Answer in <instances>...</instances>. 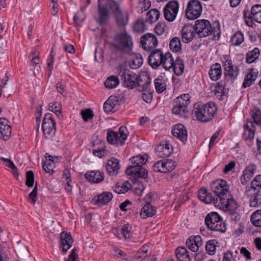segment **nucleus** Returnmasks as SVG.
Masks as SVG:
<instances>
[{"label": "nucleus", "mask_w": 261, "mask_h": 261, "mask_svg": "<svg viewBox=\"0 0 261 261\" xmlns=\"http://www.w3.org/2000/svg\"><path fill=\"white\" fill-rule=\"evenodd\" d=\"M194 31L199 38H203L213 35V37L220 36V24L218 21L215 22L211 25L210 22L206 19H198L195 21L193 25Z\"/></svg>", "instance_id": "obj_1"}, {"label": "nucleus", "mask_w": 261, "mask_h": 261, "mask_svg": "<svg viewBox=\"0 0 261 261\" xmlns=\"http://www.w3.org/2000/svg\"><path fill=\"white\" fill-rule=\"evenodd\" d=\"M217 108L215 103L208 102L205 104L196 103L194 105L193 115L196 119L202 122H207L215 117Z\"/></svg>", "instance_id": "obj_2"}, {"label": "nucleus", "mask_w": 261, "mask_h": 261, "mask_svg": "<svg viewBox=\"0 0 261 261\" xmlns=\"http://www.w3.org/2000/svg\"><path fill=\"white\" fill-rule=\"evenodd\" d=\"M110 44L113 49L122 50L126 54L131 53L133 46L132 38L125 30L116 33Z\"/></svg>", "instance_id": "obj_3"}, {"label": "nucleus", "mask_w": 261, "mask_h": 261, "mask_svg": "<svg viewBox=\"0 0 261 261\" xmlns=\"http://www.w3.org/2000/svg\"><path fill=\"white\" fill-rule=\"evenodd\" d=\"M205 224L210 229L224 233L226 231V226L223 221L222 217L217 212H212L208 213L205 218Z\"/></svg>", "instance_id": "obj_4"}, {"label": "nucleus", "mask_w": 261, "mask_h": 261, "mask_svg": "<svg viewBox=\"0 0 261 261\" xmlns=\"http://www.w3.org/2000/svg\"><path fill=\"white\" fill-rule=\"evenodd\" d=\"M190 98L188 94H184L177 97L173 102L172 113L180 117H187L189 112L188 106L190 103Z\"/></svg>", "instance_id": "obj_5"}, {"label": "nucleus", "mask_w": 261, "mask_h": 261, "mask_svg": "<svg viewBox=\"0 0 261 261\" xmlns=\"http://www.w3.org/2000/svg\"><path fill=\"white\" fill-rule=\"evenodd\" d=\"M126 131V127L124 126L119 128L118 132H116L113 130H109L107 133L108 142L110 144L115 145L117 146H122L124 144L127 138Z\"/></svg>", "instance_id": "obj_6"}, {"label": "nucleus", "mask_w": 261, "mask_h": 261, "mask_svg": "<svg viewBox=\"0 0 261 261\" xmlns=\"http://www.w3.org/2000/svg\"><path fill=\"white\" fill-rule=\"evenodd\" d=\"M211 188L216 196V202L220 201L219 200L228 196L230 194L227 181L223 179H219L212 182L211 184Z\"/></svg>", "instance_id": "obj_7"}, {"label": "nucleus", "mask_w": 261, "mask_h": 261, "mask_svg": "<svg viewBox=\"0 0 261 261\" xmlns=\"http://www.w3.org/2000/svg\"><path fill=\"white\" fill-rule=\"evenodd\" d=\"M110 9L114 15L116 22L120 27H124L128 23V14L127 12L124 13L119 4L115 1H111L110 3Z\"/></svg>", "instance_id": "obj_8"}, {"label": "nucleus", "mask_w": 261, "mask_h": 261, "mask_svg": "<svg viewBox=\"0 0 261 261\" xmlns=\"http://www.w3.org/2000/svg\"><path fill=\"white\" fill-rule=\"evenodd\" d=\"M223 67L225 77L227 81L233 84L239 74L240 69L238 66L233 64L231 60H226L223 62Z\"/></svg>", "instance_id": "obj_9"}, {"label": "nucleus", "mask_w": 261, "mask_h": 261, "mask_svg": "<svg viewBox=\"0 0 261 261\" xmlns=\"http://www.w3.org/2000/svg\"><path fill=\"white\" fill-rule=\"evenodd\" d=\"M43 134L46 139L51 138L55 134L56 123L53 118L52 114L47 113L45 115L42 124Z\"/></svg>", "instance_id": "obj_10"}, {"label": "nucleus", "mask_w": 261, "mask_h": 261, "mask_svg": "<svg viewBox=\"0 0 261 261\" xmlns=\"http://www.w3.org/2000/svg\"><path fill=\"white\" fill-rule=\"evenodd\" d=\"M202 7L201 3L197 0H190L185 11L186 17L190 20H194L199 17L202 12Z\"/></svg>", "instance_id": "obj_11"}, {"label": "nucleus", "mask_w": 261, "mask_h": 261, "mask_svg": "<svg viewBox=\"0 0 261 261\" xmlns=\"http://www.w3.org/2000/svg\"><path fill=\"white\" fill-rule=\"evenodd\" d=\"M179 9V4L177 1H169L164 9V15L165 19L173 21L176 18Z\"/></svg>", "instance_id": "obj_12"}, {"label": "nucleus", "mask_w": 261, "mask_h": 261, "mask_svg": "<svg viewBox=\"0 0 261 261\" xmlns=\"http://www.w3.org/2000/svg\"><path fill=\"white\" fill-rule=\"evenodd\" d=\"M119 76L123 82L122 84L124 87L133 89L136 86V75L129 70L121 69L119 72Z\"/></svg>", "instance_id": "obj_13"}, {"label": "nucleus", "mask_w": 261, "mask_h": 261, "mask_svg": "<svg viewBox=\"0 0 261 261\" xmlns=\"http://www.w3.org/2000/svg\"><path fill=\"white\" fill-rule=\"evenodd\" d=\"M158 44V39L153 34L146 33L141 37L140 44L143 49L146 51H150L153 49Z\"/></svg>", "instance_id": "obj_14"}, {"label": "nucleus", "mask_w": 261, "mask_h": 261, "mask_svg": "<svg viewBox=\"0 0 261 261\" xmlns=\"http://www.w3.org/2000/svg\"><path fill=\"white\" fill-rule=\"evenodd\" d=\"M220 201H216L215 202L216 207L220 208L226 209L227 211L234 213L238 208V204L235 200L231 197L230 194L228 196L222 198V199L219 200Z\"/></svg>", "instance_id": "obj_15"}, {"label": "nucleus", "mask_w": 261, "mask_h": 261, "mask_svg": "<svg viewBox=\"0 0 261 261\" xmlns=\"http://www.w3.org/2000/svg\"><path fill=\"white\" fill-rule=\"evenodd\" d=\"M165 54L161 49H156L152 50L148 58L149 65L154 69H157L161 65L163 62Z\"/></svg>", "instance_id": "obj_16"}, {"label": "nucleus", "mask_w": 261, "mask_h": 261, "mask_svg": "<svg viewBox=\"0 0 261 261\" xmlns=\"http://www.w3.org/2000/svg\"><path fill=\"white\" fill-rule=\"evenodd\" d=\"M120 168L119 161L114 158L109 160L106 165V169L110 176H116Z\"/></svg>", "instance_id": "obj_17"}, {"label": "nucleus", "mask_w": 261, "mask_h": 261, "mask_svg": "<svg viewBox=\"0 0 261 261\" xmlns=\"http://www.w3.org/2000/svg\"><path fill=\"white\" fill-rule=\"evenodd\" d=\"M155 154L161 158H168L173 152V148L169 143H161L155 149Z\"/></svg>", "instance_id": "obj_18"}, {"label": "nucleus", "mask_w": 261, "mask_h": 261, "mask_svg": "<svg viewBox=\"0 0 261 261\" xmlns=\"http://www.w3.org/2000/svg\"><path fill=\"white\" fill-rule=\"evenodd\" d=\"M172 135L185 143L188 138V133L185 126L179 123L176 124L172 130Z\"/></svg>", "instance_id": "obj_19"}, {"label": "nucleus", "mask_w": 261, "mask_h": 261, "mask_svg": "<svg viewBox=\"0 0 261 261\" xmlns=\"http://www.w3.org/2000/svg\"><path fill=\"white\" fill-rule=\"evenodd\" d=\"M198 196L202 202L206 204L213 203L216 206V196H213L211 193L208 192L206 188L202 187L198 190Z\"/></svg>", "instance_id": "obj_20"}, {"label": "nucleus", "mask_w": 261, "mask_h": 261, "mask_svg": "<svg viewBox=\"0 0 261 261\" xmlns=\"http://www.w3.org/2000/svg\"><path fill=\"white\" fill-rule=\"evenodd\" d=\"M113 196L110 192H104L95 196L92 199V202L95 205L101 206L109 203L113 198Z\"/></svg>", "instance_id": "obj_21"}, {"label": "nucleus", "mask_w": 261, "mask_h": 261, "mask_svg": "<svg viewBox=\"0 0 261 261\" xmlns=\"http://www.w3.org/2000/svg\"><path fill=\"white\" fill-rule=\"evenodd\" d=\"M132 165L126 169V173L128 175H131L135 169L142 167L145 164L147 159L144 156L138 155L130 159Z\"/></svg>", "instance_id": "obj_22"}, {"label": "nucleus", "mask_w": 261, "mask_h": 261, "mask_svg": "<svg viewBox=\"0 0 261 261\" xmlns=\"http://www.w3.org/2000/svg\"><path fill=\"white\" fill-rule=\"evenodd\" d=\"M8 120L5 118H0V138L8 140L11 134V127L8 124Z\"/></svg>", "instance_id": "obj_23"}, {"label": "nucleus", "mask_w": 261, "mask_h": 261, "mask_svg": "<svg viewBox=\"0 0 261 261\" xmlns=\"http://www.w3.org/2000/svg\"><path fill=\"white\" fill-rule=\"evenodd\" d=\"M60 242L62 251L64 253L71 248L73 243V239L70 233L63 231L60 234Z\"/></svg>", "instance_id": "obj_24"}, {"label": "nucleus", "mask_w": 261, "mask_h": 261, "mask_svg": "<svg viewBox=\"0 0 261 261\" xmlns=\"http://www.w3.org/2000/svg\"><path fill=\"white\" fill-rule=\"evenodd\" d=\"M85 177L91 182L99 183L103 181L105 174L99 171H90L85 174Z\"/></svg>", "instance_id": "obj_25"}, {"label": "nucleus", "mask_w": 261, "mask_h": 261, "mask_svg": "<svg viewBox=\"0 0 261 261\" xmlns=\"http://www.w3.org/2000/svg\"><path fill=\"white\" fill-rule=\"evenodd\" d=\"M194 26L186 24L181 30V37L182 41L188 43L190 42L195 35Z\"/></svg>", "instance_id": "obj_26"}, {"label": "nucleus", "mask_w": 261, "mask_h": 261, "mask_svg": "<svg viewBox=\"0 0 261 261\" xmlns=\"http://www.w3.org/2000/svg\"><path fill=\"white\" fill-rule=\"evenodd\" d=\"M261 189V175H256L251 182V186L247 187L245 191V194L248 196L251 195L252 191Z\"/></svg>", "instance_id": "obj_27"}, {"label": "nucleus", "mask_w": 261, "mask_h": 261, "mask_svg": "<svg viewBox=\"0 0 261 261\" xmlns=\"http://www.w3.org/2000/svg\"><path fill=\"white\" fill-rule=\"evenodd\" d=\"M151 78L149 75H145L141 77L137 83L139 91H149V89L151 84Z\"/></svg>", "instance_id": "obj_28"}, {"label": "nucleus", "mask_w": 261, "mask_h": 261, "mask_svg": "<svg viewBox=\"0 0 261 261\" xmlns=\"http://www.w3.org/2000/svg\"><path fill=\"white\" fill-rule=\"evenodd\" d=\"M222 73V71L221 65L218 63L213 65L208 72L211 79L213 81H216L219 80L221 77Z\"/></svg>", "instance_id": "obj_29"}, {"label": "nucleus", "mask_w": 261, "mask_h": 261, "mask_svg": "<svg viewBox=\"0 0 261 261\" xmlns=\"http://www.w3.org/2000/svg\"><path fill=\"white\" fill-rule=\"evenodd\" d=\"M249 19L261 23V5L256 4L252 6Z\"/></svg>", "instance_id": "obj_30"}, {"label": "nucleus", "mask_w": 261, "mask_h": 261, "mask_svg": "<svg viewBox=\"0 0 261 261\" xmlns=\"http://www.w3.org/2000/svg\"><path fill=\"white\" fill-rule=\"evenodd\" d=\"M156 213V209L153 207L149 202H147L142 208L140 216L142 219L152 217Z\"/></svg>", "instance_id": "obj_31"}, {"label": "nucleus", "mask_w": 261, "mask_h": 261, "mask_svg": "<svg viewBox=\"0 0 261 261\" xmlns=\"http://www.w3.org/2000/svg\"><path fill=\"white\" fill-rule=\"evenodd\" d=\"M175 255L177 261H190V255L184 247H179L175 250Z\"/></svg>", "instance_id": "obj_32"}, {"label": "nucleus", "mask_w": 261, "mask_h": 261, "mask_svg": "<svg viewBox=\"0 0 261 261\" xmlns=\"http://www.w3.org/2000/svg\"><path fill=\"white\" fill-rule=\"evenodd\" d=\"M250 197V205L252 207H256L261 204V191L257 190L252 191Z\"/></svg>", "instance_id": "obj_33"}, {"label": "nucleus", "mask_w": 261, "mask_h": 261, "mask_svg": "<svg viewBox=\"0 0 261 261\" xmlns=\"http://www.w3.org/2000/svg\"><path fill=\"white\" fill-rule=\"evenodd\" d=\"M174 61L171 54L169 52H167L164 56L161 65L165 70H169L173 67Z\"/></svg>", "instance_id": "obj_34"}, {"label": "nucleus", "mask_w": 261, "mask_h": 261, "mask_svg": "<svg viewBox=\"0 0 261 261\" xmlns=\"http://www.w3.org/2000/svg\"><path fill=\"white\" fill-rule=\"evenodd\" d=\"M171 69H172L175 74L178 76L181 75L184 70L183 60L179 58H177L173 63V67H172Z\"/></svg>", "instance_id": "obj_35"}, {"label": "nucleus", "mask_w": 261, "mask_h": 261, "mask_svg": "<svg viewBox=\"0 0 261 261\" xmlns=\"http://www.w3.org/2000/svg\"><path fill=\"white\" fill-rule=\"evenodd\" d=\"M131 186L128 181H124L121 184L118 183L114 187V191L118 194H124L130 189Z\"/></svg>", "instance_id": "obj_36"}, {"label": "nucleus", "mask_w": 261, "mask_h": 261, "mask_svg": "<svg viewBox=\"0 0 261 261\" xmlns=\"http://www.w3.org/2000/svg\"><path fill=\"white\" fill-rule=\"evenodd\" d=\"M260 55V50L258 47H255L251 51H249L246 56V62L248 63H252L258 59Z\"/></svg>", "instance_id": "obj_37"}, {"label": "nucleus", "mask_w": 261, "mask_h": 261, "mask_svg": "<svg viewBox=\"0 0 261 261\" xmlns=\"http://www.w3.org/2000/svg\"><path fill=\"white\" fill-rule=\"evenodd\" d=\"M146 16L147 21L152 23L158 20L160 16V13L157 9H152L147 13Z\"/></svg>", "instance_id": "obj_38"}, {"label": "nucleus", "mask_w": 261, "mask_h": 261, "mask_svg": "<svg viewBox=\"0 0 261 261\" xmlns=\"http://www.w3.org/2000/svg\"><path fill=\"white\" fill-rule=\"evenodd\" d=\"M257 75L253 71H250L245 76L242 87L244 88L250 87L256 80Z\"/></svg>", "instance_id": "obj_39"}, {"label": "nucleus", "mask_w": 261, "mask_h": 261, "mask_svg": "<svg viewBox=\"0 0 261 261\" xmlns=\"http://www.w3.org/2000/svg\"><path fill=\"white\" fill-rule=\"evenodd\" d=\"M119 84V79L115 75H112L109 76L106 80L105 83V85L107 88L114 89Z\"/></svg>", "instance_id": "obj_40"}, {"label": "nucleus", "mask_w": 261, "mask_h": 261, "mask_svg": "<svg viewBox=\"0 0 261 261\" xmlns=\"http://www.w3.org/2000/svg\"><path fill=\"white\" fill-rule=\"evenodd\" d=\"M218 244L216 240H211L208 241L205 245V250L209 255H214L216 252V248Z\"/></svg>", "instance_id": "obj_41"}, {"label": "nucleus", "mask_w": 261, "mask_h": 261, "mask_svg": "<svg viewBox=\"0 0 261 261\" xmlns=\"http://www.w3.org/2000/svg\"><path fill=\"white\" fill-rule=\"evenodd\" d=\"M154 86L158 93H162L166 89V84L162 76H160L154 81Z\"/></svg>", "instance_id": "obj_42"}, {"label": "nucleus", "mask_w": 261, "mask_h": 261, "mask_svg": "<svg viewBox=\"0 0 261 261\" xmlns=\"http://www.w3.org/2000/svg\"><path fill=\"white\" fill-rule=\"evenodd\" d=\"M252 224L256 227H261V210L254 212L250 218Z\"/></svg>", "instance_id": "obj_43"}, {"label": "nucleus", "mask_w": 261, "mask_h": 261, "mask_svg": "<svg viewBox=\"0 0 261 261\" xmlns=\"http://www.w3.org/2000/svg\"><path fill=\"white\" fill-rule=\"evenodd\" d=\"M134 31L138 33H142L146 29L145 22L143 18L138 19L133 25Z\"/></svg>", "instance_id": "obj_44"}, {"label": "nucleus", "mask_w": 261, "mask_h": 261, "mask_svg": "<svg viewBox=\"0 0 261 261\" xmlns=\"http://www.w3.org/2000/svg\"><path fill=\"white\" fill-rule=\"evenodd\" d=\"M143 63V59L140 54H136L130 63V67L133 69L139 68Z\"/></svg>", "instance_id": "obj_45"}, {"label": "nucleus", "mask_w": 261, "mask_h": 261, "mask_svg": "<svg viewBox=\"0 0 261 261\" xmlns=\"http://www.w3.org/2000/svg\"><path fill=\"white\" fill-rule=\"evenodd\" d=\"M243 41L244 35L241 31L236 32L230 39V41L233 45H239Z\"/></svg>", "instance_id": "obj_46"}, {"label": "nucleus", "mask_w": 261, "mask_h": 261, "mask_svg": "<svg viewBox=\"0 0 261 261\" xmlns=\"http://www.w3.org/2000/svg\"><path fill=\"white\" fill-rule=\"evenodd\" d=\"M169 46L171 50L175 53L179 51L181 49L180 41L177 37L171 39Z\"/></svg>", "instance_id": "obj_47"}, {"label": "nucleus", "mask_w": 261, "mask_h": 261, "mask_svg": "<svg viewBox=\"0 0 261 261\" xmlns=\"http://www.w3.org/2000/svg\"><path fill=\"white\" fill-rule=\"evenodd\" d=\"M117 101H113L112 96L110 97L103 105V109L106 112H112L115 108Z\"/></svg>", "instance_id": "obj_48"}, {"label": "nucleus", "mask_w": 261, "mask_h": 261, "mask_svg": "<svg viewBox=\"0 0 261 261\" xmlns=\"http://www.w3.org/2000/svg\"><path fill=\"white\" fill-rule=\"evenodd\" d=\"M133 173L130 175H134L141 178H146L147 176L148 172L147 170L142 166L138 168L135 169L133 171Z\"/></svg>", "instance_id": "obj_49"}, {"label": "nucleus", "mask_w": 261, "mask_h": 261, "mask_svg": "<svg viewBox=\"0 0 261 261\" xmlns=\"http://www.w3.org/2000/svg\"><path fill=\"white\" fill-rule=\"evenodd\" d=\"M42 167L45 172L52 174L54 173L55 162L53 161H45L43 162Z\"/></svg>", "instance_id": "obj_50"}, {"label": "nucleus", "mask_w": 261, "mask_h": 261, "mask_svg": "<svg viewBox=\"0 0 261 261\" xmlns=\"http://www.w3.org/2000/svg\"><path fill=\"white\" fill-rule=\"evenodd\" d=\"M148 250V246L146 245H143L135 254V258L136 259H144L147 256V253Z\"/></svg>", "instance_id": "obj_51"}, {"label": "nucleus", "mask_w": 261, "mask_h": 261, "mask_svg": "<svg viewBox=\"0 0 261 261\" xmlns=\"http://www.w3.org/2000/svg\"><path fill=\"white\" fill-rule=\"evenodd\" d=\"M165 167V173L172 171L175 169L177 164L175 161L172 160L166 159L164 160Z\"/></svg>", "instance_id": "obj_52"}, {"label": "nucleus", "mask_w": 261, "mask_h": 261, "mask_svg": "<svg viewBox=\"0 0 261 261\" xmlns=\"http://www.w3.org/2000/svg\"><path fill=\"white\" fill-rule=\"evenodd\" d=\"M167 30V27L165 22H158L154 28V31L158 35H163Z\"/></svg>", "instance_id": "obj_53"}, {"label": "nucleus", "mask_w": 261, "mask_h": 261, "mask_svg": "<svg viewBox=\"0 0 261 261\" xmlns=\"http://www.w3.org/2000/svg\"><path fill=\"white\" fill-rule=\"evenodd\" d=\"M61 105L57 102H51L49 104V110L53 112L58 117H60L61 114Z\"/></svg>", "instance_id": "obj_54"}, {"label": "nucleus", "mask_w": 261, "mask_h": 261, "mask_svg": "<svg viewBox=\"0 0 261 261\" xmlns=\"http://www.w3.org/2000/svg\"><path fill=\"white\" fill-rule=\"evenodd\" d=\"M256 168L255 165L250 164L247 166L243 171V174L249 178L253 176Z\"/></svg>", "instance_id": "obj_55"}, {"label": "nucleus", "mask_w": 261, "mask_h": 261, "mask_svg": "<svg viewBox=\"0 0 261 261\" xmlns=\"http://www.w3.org/2000/svg\"><path fill=\"white\" fill-rule=\"evenodd\" d=\"M165 167L164 160L159 161L153 165V170L155 172L165 173Z\"/></svg>", "instance_id": "obj_56"}, {"label": "nucleus", "mask_w": 261, "mask_h": 261, "mask_svg": "<svg viewBox=\"0 0 261 261\" xmlns=\"http://www.w3.org/2000/svg\"><path fill=\"white\" fill-rule=\"evenodd\" d=\"M38 187L37 184L34 187L33 191L29 194L28 200L31 204H35L37 200Z\"/></svg>", "instance_id": "obj_57"}, {"label": "nucleus", "mask_w": 261, "mask_h": 261, "mask_svg": "<svg viewBox=\"0 0 261 261\" xmlns=\"http://www.w3.org/2000/svg\"><path fill=\"white\" fill-rule=\"evenodd\" d=\"M31 66H35L39 63L40 61L36 50H33L29 56Z\"/></svg>", "instance_id": "obj_58"}, {"label": "nucleus", "mask_w": 261, "mask_h": 261, "mask_svg": "<svg viewBox=\"0 0 261 261\" xmlns=\"http://www.w3.org/2000/svg\"><path fill=\"white\" fill-rule=\"evenodd\" d=\"M34 182V174L33 171L30 170L26 173L25 185L28 187H32Z\"/></svg>", "instance_id": "obj_59"}, {"label": "nucleus", "mask_w": 261, "mask_h": 261, "mask_svg": "<svg viewBox=\"0 0 261 261\" xmlns=\"http://www.w3.org/2000/svg\"><path fill=\"white\" fill-rule=\"evenodd\" d=\"M83 119L85 122H87L90 119H92L94 114L92 110L90 108L87 109L85 110H82L81 112Z\"/></svg>", "instance_id": "obj_60"}, {"label": "nucleus", "mask_w": 261, "mask_h": 261, "mask_svg": "<svg viewBox=\"0 0 261 261\" xmlns=\"http://www.w3.org/2000/svg\"><path fill=\"white\" fill-rule=\"evenodd\" d=\"M132 227L128 224H124L122 226V233L125 239H129L132 236L131 232Z\"/></svg>", "instance_id": "obj_61"}, {"label": "nucleus", "mask_w": 261, "mask_h": 261, "mask_svg": "<svg viewBox=\"0 0 261 261\" xmlns=\"http://www.w3.org/2000/svg\"><path fill=\"white\" fill-rule=\"evenodd\" d=\"M251 116L254 122L257 124L261 123V112L258 109H255L252 112Z\"/></svg>", "instance_id": "obj_62"}, {"label": "nucleus", "mask_w": 261, "mask_h": 261, "mask_svg": "<svg viewBox=\"0 0 261 261\" xmlns=\"http://www.w3.org/2000/svg\"><path fill=\"white\" fill-rule=\"evenodd\" d=\"M52 53H53V51H51L50 52L49 56L48 57L47 60V72H48L49 76H50L51 75V71L53 69L54 57L52 54Z\"/></svg>", "instance_id": "obj_63"}, {"label": "nucleus", "mask_w": 261, "mask_h": 261, "mask_svg": "<svg viewBox=\"0 0 261 261\" xmlns=\"http://www.w3.org/2000/svg\"><path fill=\"white\" fill-rule=\"evenodd\" d=\"M255 129H250L249 130L245 131L244 134V139L246 141L248 140H252L254 139L255 136Z\"/></svg>", "instance_id": "obj_64"}]
</instances>
